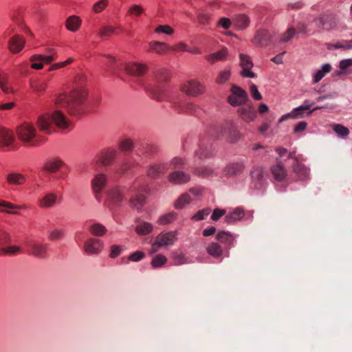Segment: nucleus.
<instances>
[{
    "label": "nucleus",
    "mask_w": 352,
    "mask_h": 352,
    "mask_svg": "<svg viewBox=\"0 0 352 352\" xmlns=\"http://www.w3.org/2000/svg\"><path fill=\"white\" fill-rule=\"evenodd\" d=\"M165 164H153L148 166L146 174L149 177L151 178H157L160 176V175L162 173H164V170L166 169Z\"/></svg>",
    "instance_id": "obj_28"
},
{
    "label": "nucleus",
    "mask_w": 352,
    "mask_h": 352,
    "mask_svg": "<svg viewBox=\"0 0 352 352\" xmlns=\"http://www.w3.org/2000/svg\"><path fill=\"white\" fill-rule=\"evenodd\" d=\"M239 58L240 65L243 69L241 72V74L244 77L254 78L256 76V74L250 71V69L253 67V63L251 60L250 57L248 55L240 54Z\"/></svg>",
    "instance_id": "obj_18"
},
{
    "label": "nucleus",
    "mask_w": 352,
    "mask_h": 352,
    "mask_svg": "<svg viewBox=\"0 0 352 352\" xmlns=\"http://www.w3.org/2000/svg\"><path fill=\"white\" fill-rule=\"evenodd\" d=\"M28 248V253L36 257L45 258L47 256L48 245L43 244L34 241H29L25 243Z\"/></svg>",
    "instance_id": "obj_14"
},
{
    "label": "nucleus",
    "mask_w": 352,
    "mask_h": 352,
    "mask_svg": "<svg viewBox=\"0 0 352 352\" xmlns=\"http://www.w3.org/2000/svg\"><path fill=\"white\" fill-rule=\"evenodd\" d=\"M20 248L18 246H8V247H3L2 249V254H15L18 252H19Z\"/></svg>",
    "instance_id": "obj_59"
},
{
    "label": "nucleus",
    "mask_w": 352,
    "mask_h": 352,
    "mask_svg": "<svg viewBox=\"0 0 352 352\" xmlns=\"http://www.w3.org/2000/svg\"><path fill=\"white\" fill-rule=\"evenodd\" d=\"M22 208L21 206L12 204L10 202L1 200L0 201V211L11 214H16V210Z\"/></svg>",
    "instance_id": "obj_35"
},
{
    "label": "nucleus",
    "mask_w": 352,
    "mask_h": 352,
    "mask_svg": "<svg viewBox=\"0 0 352 352\" xmlns=\"http://www.w3.org/2000/svg\"><path fill=\"white\" fill-rule=\"evenodd\" d=\"M7 181L10 184L21 185L25 181V177L19 173H10L7 177Z\"/></svg>",
    "instance_id": "obj_42"
},
{
    "label": "nucleus",
    "mask_w": 352,
    "mask_h": 352,
    "mask_svg": "<svg viewBox=\"0 0 352 352\" xmlns=\"http://www.w3.org/2000/svg\"><path fill=\"white\" fill-rule=\"evenodd\" d=\"M103 63L107 70H113L114 69L116 60L114 58L107 56L105 57V60L103 61Z\"/></svg>",
    "instance_id": "obj_60"
},
{
    "label": "nucleus",
    "mask_w": 352,
    "mask_h": 352,
    "mask_svg": "<svg viewBox=\"0 0 352 352\" xmlns=\"http://www.w3.org/2000/svg\"><path fill=\"white\" fill-rule=\"evenodd\" d=\"M316 25L325 30H330L338 28L340 19L338 15L327 12L314 20Z\"/></svg>",
    "instance_id": "obj_7"
},
{
    "label": "nucleus",
    "mask_w": 352,
    "mask_h": 352,
    "mask_svg": "<svg viewBox=\"0 0 352 352\" xmlns=\"http://www.w3.org/2000/svg\"><path fill=\"white\" fill-rule=\"evenodd\" d=\"M176 219L175 214L174 212H168L161 215L157 221V223L160 226H166L173 223Z\"/></svg>",
    "instance_id": "obj_40"
},
{
    "label": "nucleus",
    "mask_w": 352,
    "mask_h": 352,
    "mask_svg": "<svg viewBox=\"0 0 352 352\" xmlns=\"http://www.w3.org/2000/svg\"><path fill=\"white\" fill-rule=\"evenodd\" d=\"M15 138L14 133L5 128L0 129V148H12Z\"/></svg>",
    "instance_id": "obj_20"
},
{
    "label": "nucleus",
    "mask_w": 352,
    "mask_h": 352,
    "mask_svg": "<svg viewBox=\"0 0 352 352\" xmlns=\"http://www.w3.org/2000/svg\"><path fill=\"white\" fill-rule=\"evenodd\" d=\"M250 93L252 98L256 100H262V96L258 90L257 87L255 85H252L250 88Z\"/></svg>",
    "instance_id": "obj_64"
},
{
    "label": "nucleus",
    "mask_w": 352,
    "mask_h": 352,
    "mask_svg": "<svg viewBox=\"0 0 352 352\" xmlns=\"http://www.w3.org/2000/svg\"><path fill=\"white\" fill-rule=\"evenodd\" d=\"M170 78L169 72L163 69L160 74L157 76V84L148 88V91L151 97L157 100H164L169 98L170 87L166 84Z\"/></svg>",
    "instance_id": "obj_3"
},
{
    "label": "nucleus",
    "mask_w": 352,
    "mask_h": 352,
    "mask_svg": "<svg viewBox=\"0 0 352 352\" xmlns=\"http://www.w3.org/2000/svg\"><path fill=\"white\" fill-rule=\"evenodd\" d=\"M87 91L82 85H76L69 94H61L55 99L57 108L64 107L71 114L79 112L82 102L87 98Z\"/></svg>",
    "instance_id": "obj_1"
},
{
    "label": "nucleus",
    "mask_w": 352,
    "mask_h": 352,
    "mask_svg": "<svg viewBox=\"0 0 352 352\" xmlns=\"http://www.w3.org/2000/svg\"><path fill=\"white\" fill-rule=\"evenodd\" d=\"M245 165L243 162H234L228 164L224 170L223 173L226 176H236L243 173Z\"/></svg>",
    "instance_id": "obj_21"
},
{
    "label": "nucleus",
    "mask_w": 352,
    "mask_h": 352,
    "mask_svg": "<svg viewBox=\"0 0 352 352\" xmlns=\"http://www.w3.org/2000/svg\"><path fill=\"white\" fill-rule=\"evenodd\" d=\"M0 88L5 94H12L14 92L12 87L8 84V76L6 74L0 75Z\"/></svg>",
    "instance_id": "obj_45"
},
{
    "label": "nucleus",
    "mask_w": 352,
    "mask_h": 352,
    "mask_svg": "<svg viewBox=\"0 0 352 352\" xmlns=\"http://www.w3.org/2000/svg\"><path fill=\"white\" fill-rule=\"evenodd\" d=\"M234 23L239 29L243 30L249 25L250 20L246 15L239 14L235 17Z\"/></svg>",
    "instance_id": "obj_39"
},
{
    "label": "nucleus",
    "mask_w": 352,
    "mask_h": 352,
    "mask_svg": "<svg viewBox=\"0 0 352 352\" xmlns=\"http://www.w3.org/2000/svg\"><path fill=\"white\" fill-rule=\"evenodd\" d=\"M107 184V176L104 173H98L91 180V187L95 199L100 202L102 192Z\"/></svg>",
    "instance_id": "obj_8"
},
{
    "label": "nucleus",
    "mask_w": 352,
    "mask_h": 352,
    "mask_svg": "<svg viewBox=\"0 0 352 352\" xmlns=\"http://www.w3.org/2000/svg\"><path fill=\"white\" fill-rule=\"evenodd\" d=\"M47 86V81L43 80H32L30 82V87L37 94L43 92Z\"/></svg>",
    "instance_id": "obj_37"
},
{
    "label": "nucleus",
    "mask_w": 352,
    "mask_h": 352,
    "mask_svg": "<svg viewBox=\"0 0 352 352\" xmlns=\"http://www.w3.org/2000/svg\"><path fill=\"white\" fill-rule=\"evenodd\" d=\"M238 112L241 118L245 122H251L256 117V112L251 105H246L240 107Z\"/></svg>",
    "instance_id": "obj_24"
},
{
    "label": "nucleus",
    "mask_w": 352,
    "mask_h": 352,
    "mask_svg": "<svg viewBox=\"0 0 352 352\" xmlns=\"http://www.w3.org/2000/svg\"><path fill=\"white\" fill-rule=\"evenodd\" d=\"M126 70L133 76H141L146 72L147 65L137 63H131L126 65Z\"/></svg>",
    "instance_id": "obj_22"
},
{
    "label": "nucleus",
    "mask_w": 352,
    "mask_h": 352,
    "mask_svg": "<svg viewBox=\"0 0 352 352\" xmlns=\"http://www.w3.org/2000/svg\"><path fill=\"white\" fill-rule=\"evenodd\" d=\"M292 168L294 173L296 174L300 179L303 180L308 177L309 170L304 164L296 162Z\"/></svg>",
    "instance_id": "obj_30"
},
{
    "label": "nucleus",
    "mask_w": 352,
    "mask_h": 352,
    "mask_svg": "<svg viewBox=\"0 0 352 352\" xmlns=\"http://www.w3.org/2000/svg\"><path fill=\"white\" fill-rule=\"evenodd\" d=\"M148 45V52H155L158 54H164L170 50V47L163 42L151 41Z\"/></svg>",
    "instance_id": "obj_23"
},
{
    "label": "nucleus",
    "mask_w": 352,
    "mask_h": 352,
    "mask_svg": "<svg viewBox=\"0 0 352 352\" xmlns=\"http://www.w3.org/2000/svg\"><path fill=\"white\" fill-rule=\"evenodd\" d=\"M244 215L245 214L243 210L241 208H237L226 216L225 221L227 223H233L240 221L243 218Z\"/></svg>",
    "instance_id": "obj_29"
},
{
    "label": "nucleus",
    "mask_w": 352,
    "mask_h": 352,
    "mask_svg": "<svg viewBox=\"0 0 352 352\" xmlns=\"http://www.w3.org/2000/svg\"><path fill=\"white\" fill-rule=\"evenodd\" d=\"M296 30L294 28H288L284 33L279 36L278 43L289 42L296 34Z\"/></svg>",
    "instance_id": "obj_41"
},
{
    "label": "nucleus",
    "mask_w": 352,
    "mask_h": 352,
    "mask_svg": "<svg viewBox=\"0 0 352 352\" xmlns=\"http://www.w3.org/2000/svg\"><path fill=\"white\" fill-rule=\"evenodd\" d=\"M146 187L140 183L135 182L130 187V190L134 195L129 200V205L131 208L140 211L145 204V196L144 192H146Z\"/></svg>",
    "instance_id": "obj_5"
},
{
    "label": "nucleus",
    "mask_w": 352,
    "mask_h": 352,
    "mask_svg": "<svg viewBox=\"0 0 352 352\" xmlns=\"http://www.w3.org/2000/svg\"><path fill=\"white\" fill-rule=\"evenodd\" d=\"M190 179V176L188 173L177 170V184H186Z\"/></svg>",
    "instance_id": "obj_56"
},
{
    "label": "nucleus",
    "mask_w": 352,
    "mask_h": 352,
    "mask_svg": "<svg viewBox=\"0 0 352 352\" xmlns=\"http://www.w3.org/2000/svg\"><path fill=\"white\" fill-rule=\"evenodd\" d=\"M89 231L93 235L102 236L106 234L107 230L103 225L96 223L90 226Z\"/></svg>",
    "instance_id": "obj_43"
},
{
    "label": "nucleus",
    "mask_w": 352,
    "mask_h": 352,
    "mask_svg": "<svg viewBox=\"0 0 352 352\" xmlns=\"http://www.w3.org/2000/svg\"><path fill=\"white\" fill-rule=\"evenodd\" d=\"M116 28L113 26H104L99 32V35L101 36H109L113 34L116 32Z\"/></svg>",
    "instance_id": "obj_57"
},
{
    "label": "nucleus",
    "mask_w": 352,
    "mask_h": 352,
    "mask_svg": "<svg viewBox=\"0 0 352 352\" xmlns=\"http://www.w3.org/2000/svg\"><path fill=\"white\" fill-rule=\"evenodd\" d=\"M128 188L122 186H113L109 188L106 194L105 205L108 207L118 206L125 199Z\"/></svg>",
    "instance_id": "obj_6"
},
{
    "label": "nucleus",
    "mask_w": 352,
    "mask_h": 352,
    "mask_svg": "<svg viewBox=\"0 0 352 352\" xmlns=\"http://www.w3.org/2000/svg\"><path fill=\"white\" fill-rule=\"evenodd\" d=\"M145 254L144 252L141 251H136L129 256V259L131 261L138 262L142 260Z\"/></svg>",
    "instance_id": "obj_63"
},
{
    "label": "nucleus",
    "mask_w": 352,
    "mask_h": 352,
    "mask_svg": "<svg viewBox=\"0 0 352 352\" xmlns=\"http://www.w3.org/2000/svg\"><path fill=\"white\" fill-rule=\"evenodd\" d=\"M333 130L336 133L343 138L347 136L349 133V129L341 124H335Z\"/></svg>",
    "instance_id": "obj_58"
},
{
    "label": "nucleus",
    "mask_w": 352,
    "mask_h": 352,
    "mask_svg": "<svg viewBox=\"0 0 352 352\" xmlns=\"http://www.w3.org/2000/svg\"><path fill=\"white\" fill-rule=\"evenodd\" d=\"M103 243L101 240L96 238L87 239L83 245V251L88 255L98 254L103 248Z\"/></svg>",
    "instance_id": "obj_15"
},
{
    "label": "nucleus",
    "mask_w": 352,
    "mask_h": 352,
    "mask_svg": "<svg viewBox=\"0 0 352 352\" xmlns=\"http://www.w3.org/2000/svg\"><path fill=\"white\" fill-rule=\"evenodd\" d=\"M122 250L121 245H113L111 247V252L109 256L112 258H115L118 256Z\"/></svg>",
    "instance_id": "obj_61"
},
{
    "label": "nucleus",
    "mask_w": 352,
    "mask_h": 352,
    "mask_svg": "<svg viewBox=\"0 0 352 352\" xmlns=\"http://www.w3.org/2000/svg\"><path fill=\"white\" fill-rule=\"evenodd\" d=\"M207 252L213 257H219L223 253L220 245L217 243H212L207 247Z\"/></svg>",
    "instance_id": "obj_44"
},
{
    "label": "nucleus",
    "mask_w": 352,
    "mask_h": 352,
    "mask_svg": "<svg viewBox=\"0 0 352 352\" xmlns=\"http://www.w3.org/2000/svg\"><path fill=\"white\" fill-rule=\"evenodd\" d=\"M54 122L62 130L70 131L72 129V123L58 109L54 110L51 114L41 116L37 120V126L41 131L50 133V126Z\"/></svg>",
    "instance_id": "obj_2"
},
{
    "label": "nucleus",
    "mask_w": 352,
    "mask_h": 352,
    "mask_svg": "<svg viewBox=\"0 0 352 352\" xmlns=\"http://www.w3.org/2000/svg\"><path fill=\"white\" fill-rule=\"evenodd\" d=\"M117 153L118 152L115 149L108 151L104 153L101 158L102 164L104 166L110 164L116 158Z\"/></svg>",
    "instance_id": "obj_46"
},
{
    "label": "nucleus",
    "mask_w": 352,
    "mask_h": 352,
    "mask_svg": "<svg viewBox=\"0 0 352 352\" xmlns=\"http://www.w3.org/2000/svg\"><path fill=\"white\" fill-rule=\"evenodd\" d=\"M220 135L225 137L228 140L232 142L239 139V133L231 122H226L220 128Z\"/></svg>",
    "instance_id": "obj_16"
},
{
    "label": "nucleus",
    "mask_w": 352,
    "mask_h": 352,
    "mask_svg": "<svg viewBox=\"0 0 352 352\" xmlns=\"http://www.w3.org/2000/svg\"><path fill=\"white\" fill-rule=\"evenodd\" d=\"M144 12L143 7L138 4H133L129 7L127 14L132 18H138Z\"/></svg>",
    "instance_id": "obj_36"
},
{
    "label": "nucleus",
    "mask_w": 352,
    "mask_h": 352,
    "mask_svg": "<svg viewBox=\"0 0 352 352\" xmlns=\"http://www.w3.org/2000/svg\"><path fill=\"white\" fill-rule=\"evenodd\" d=\"M167 259L162 254L156 255L151 261V265L154 268L160 267L166 263Z\"/></svg>",
    "instance_id": "obj_53"
},
{
    "label": "nucleus",
    "mask_w": 352,
    "mask_h": 352,
    "mask_svg": "<svg viewBox=\"0 0 352 352\" xmlns=\"http://www.w3.org/2000/svg\"><path fill=\"white\" fill-rule=\"evenodd\" d=\"M181 91L188 96L197 97L204 93L205 87L199 81L190 80L181 86Z\"/></svg>",
    "instance_id": "obj_10"
},
{
    "label": "nucleus",
    "mask_w": 352,
    "mask_h": 352,
    "mask_svg": "<svg viewBox=\"0 0 352 352\" xmlns=\"http://www.w3.org/2000/svg\"><path fill=\"white\" fill-rule=\"evenodd\" d=\"M320 108L321 107H318L313 109L311 111H309L310 105L302 104L301 106L294 109L290 113L283 116L280 118L279 122H282L288 118L298 119L304 118L305 116H310L313 111Z\"/></svg>",
    "instance_id": "obj_13"
},
{
    "label": "nucleus",
    "mask_w": 352,
    "mask_h": 352,
    "mask_svg": "<svg viewBox=\"0 0 352 352\" xmlns=\"http://www.w3.org/2000/svg\"><path fill=\"white\" fill-rule=\"evenodd\" d=\"M271 172L277 181H283L287 176V170L278 160H277V164L271 168Z\"/></svg>",
    "instance_id": "obj_26"
},
{
    "label": "nucleus",
    "mask_w": 352,
    "mask_h": 352,
    "mask_svg": "<svg viewBox=\"0 0 352 352\" xmlns=\"http://www.w3.org/2000/svg\"><path fill=\"white\" fill-rule=\"evenodd\" d=\"M11 240L10 234L3 229L0 228V255L2 254V249L5 245L9 243Z\"/></svg>",
    "instance_id": "obj_48"
},
{
    "label": "nucleus",
    "mask_w": 352,
    "mask_h": 352,
    "mask_svg": "<svg viewBox=\"0 0 352 352\" xmlns=\"http://www.w3.org/2000/svg\"><path fill=\"white\" fill-rule=\"evenodd\" d=\"M54 60V57L52 55L43 56V55H34L31 57L30 60L34 61H42L45 63H50Z\"/></svg>",
    "instance_id": "obj_54"
},
{
    "label": "nucleus",
    "mask_w": 352,
    "mask_h": 352,
    "mask_svg": "<svg viewBox=\"0 0 352 352\" xmlns=\"http://www.w3.org/2000/svg\"><path fill=\"white\" fill-rule=\"evenodd\" d=\"M108 4V0H100L94 4L92 10L95 13H100L107 7Z\"/></svg>",
    "instance_id": "obj_52"
},
{
    "label": "nucleus",
    "mask_w": 352,
    "mask_h": 352,
    "mask_svg": "<svg viewBox=\"0 0 352 352\" xmlns=\"http://www.w3.org/2000/svg\"><path fill=\"white\" fill-rule=\"evenodd\" d=\"M16 133L19 139L26 146H36L41 140L36 135V129L30 123H24L17 128Z\"/></svg>",
    "instance_id": "obj_4"
},
{
    "label": "nucleus",
    "mask_w": 352,
    "mask_h": 352,
    "mask_svg": "<svg viewBox=\"0 0 352 352\" xmlns=\"http://www.w3.org/2000/svg\"><path fill=\"white\" fill-rule=\"evenodd\" d=\"M227 48L224 47L217 52L208 55L206 56V59L210 63L214 64L217 61L224 60L227 57Z\"/></svg>",
    "instance_id": "obj_31"
},
{
    "label": "nucleus",
    "mask_w": 352,
    "mask_h": 352,
    "mask_svg": "<svg viewBox=\"0 0 352 352\" xmlns=\"http://www.w3.org/2000/svg\"><path fill=\"white\" fill-rule=\"evenodd\" d=\"M57 199L56 194L53 192L47 193L39 200V206L44 208H52L55 205Z\"/></svg>",
    "instance_id": "obj_27"
},
{
    "label": "nucleus",
    "mask_w": 352,
    "mask_h": 352,
    "mask_svg": "<svg viewBox=\"0 0 352 352\" xmlns=\"http://www.w3.org/2000/svg\"><path fill=\"white\" fill-rule=\"evenodd\" d=\"M210 212V208H204L199 210L194 216L192 217V219L194 221H201L209 215Z\"/></svg>",
    "instance_id": "obj_55"
},
{
    "label": "nucleus",
    "mask_w": 352,
    "mask_h": 352,
    "mask_svg": "<svg viewBox=\"0 0 352 352\" xmlns=\"http://www.w3.org/2000/svg\"><path fill=\"white\" fill-rule=\"evenodd\" d=\"M274 33L267 29H259L252 39L253 44L260 47H267L272 41Z\"/></svg>",
    "instance_id": "obj_12"
},
{
    "label": "nucleus",
    "mask_w": 352,
    "mask_h": 352,
    "mask_svg": "<svg viewBox=\"0 0 352 352\" xmlns=\"http://www.w3.org/2000/svg\"><path fill=\"white\" fill-rule=\"evenodd\" d=\"M216 238L219 242L224 243L228 246L232 245L235 239V237L233 236L232 234L226 231L219 232L217 234Z\"/></svg>",
    "instance_id": "obj_32"
},
{
    "label": "nucleus",
    "mask_w": 352,
    "mask_h": 352,
    "mask_svg": "<svg viewBox=\"0 0 352 352\" xmlns=\"http://www.w3.org/2000/svg\"><path fill=\"white\" fill-rule=\"evenodd\" d=\"M232 94L229 96L228 100L232 106H239L244 104L248 99V94L241 87L233 85L231 88Z\"/></svg>",
    "instance_id": "obj_11"
},
{
    "label": "nucleus",
    "mask_w": 352,
    "mask_h": 352,
    "mask_svg": "<svg viewBox=\"0 0 352 352\" xmlns=\"http://www.w3.org/2000/svg\"><path fill=\"white\" fill-rule=\"evenodd\" d=\"M156 33H164L166 34H171L173 33V29L168 25H159L155 30Z\"/></svg>",
    "instance_id": "obj_62"
},
{
    "label": "nucleus",
    "mask_w": 352,
    "mask_h": 352,
    "mask_svg": "<svg viewBox=\"0 0 352 352\" xmlns=\"http://www.w3.org/2000/svg\"><path fill=\"white\" fill-rule=\"evenodd\" d=\"M81 24L80 19L76 16H71L66 21V28L71 32L77 31Z\"/></svg>",
    "instance_id": "obj_34"
},
{
    "label": "nucleus",
    "mask_w": 352,
    "mask_h": 352,
    "mask_svg": "<svg viewBox=\"0 0 352 352\" xmlns=\"http://www.w3.org/2000/svg\"><path fill=\"white\" fill-rule=\"evenodd\" d=\"M331 70V65L329 63L322 65L320 70H318L314 76V82H318L326 74H328Z\"/></svg>",
    "instance_id": "obj_38"
},
{
    "label": "nucleus",
    "mask_w": 352,
    "mask_h": 352,
    "mask_svg": "<svg viewBox=\"0 0 352 352\" xmlns=\"http://www.w3.org/2000/svg\"><path fill=\"white\" fill-rule=\"evenodd\" d=\"M230 74L231 72L230 69H225L220 72L216 79L217 83L223 84L228 81L230 78Z\"/></svg>",
    "instance_id": "obj_51"
},
{
    "label": "nucleus",
    "mask_w": 352,
    "mask_h": 352,
    "mask_svg": "<svg viewBox=\"0 0 352 352\" xmlns=\"http://www.w3.org/2000/svg\"><path fill=\"white\" fill-rule=\"evenodd\" d=\"M250 188L254 189H262L265 185L264 172L261 168H256L251 172Z\"/></svg>",
    "instance_id": "obj_17"
},
{
    "label": "nucleus",
    "mask_w": 352,
    "mask_h": 352,
    "mask_svg": "<svg viewBox=\"0 0 352 352\" xmlns=\"http://www.w3.org/2000/svg\"><path fill=\"white\" fill-rule=\"evenodd\" d=\"M25 39L19 34H14L8 41V47L13 54L19 53L25 45Z\"/></svg>",
    "instance_id": "obj_19"
},
{
    "label": "nucleus",
    "mask_w": 352,
    "mask_h": 352,
    "mask_svg": "<svg viewBox=\"0 0 352 352\" xmlns=\"http://www.w3.org/2000/svg\"><path fill=\"white\" fill-rule=\"evenodd\" d=\"M175 239V235L174 232H166L158 234L152 245L151 253L156 252L163 246L173 245L174 243Z\"/></svg>",
    "instance_id": "obj_9"
},
{
    "label": "nucleus",
    "mask_w": 352,
    "mask_h": 352,
    "mask_svg": "<svg viewBox=\"0 0 352 352\" xmlns=\"http://www.w3.org/2000/svg\"><path fill=\"white\" fill-rule=\"evenodd\" d=\"M191 200L192 199L188 194L184 193L179 198L177 199V209H182L185 208L190 204Z\"/></svg>",
    "instance_id": "obj_50"
},
{
    "label": "nucleus",
    "mask_w": 352,
    "mask_h": 352,
    "mask_svg": "<svg viewBox=\"0 0 352 352\" xmlns=\"http://www.w3.org/2000/svg\"><path fill=\"white\" fill-rule=\"evenodd\" d=\"M135 222L138 223V224L135 228V231L139 235H146L151 233L153 230V226L151 223L142 221L140 218H137Z\"/></svg>",
    "instance_id": "obj_25"
},
{
    "label": "nucleus",
    "mask_w": 352,
    "mask_h": 352,
    "mask_svg": "<svg viewBox=\"0 0 352 352\" xmlns=\"http://www.w3.org/2000/svg\"><path fill=\"white\" fill-rule=\"evenodd\" d=\"M63 162L59 160H51L46 163L45 166V170L51 173H54L60 168Z\"/></svg>",
    "instance_id": "obj_47"
},
{
    "label": "nucleus",
    "mask_w": 352,
    "mask_h": 352,
    "mask_svg": "<svg viewBox=\"0 0 352 352\" xmlns=\"http://www.w3.org/2000/svg\"><path fill=\"white\" fill-rule=\"evenodd\" d=\"M199 149L195 151V155L199 159L207 157L210 154V146L204 141L201 140L199 142Z\"/></svg>",
    "instance_id": "obj_33"
},
{
    "label": "nucleus",
    "mask_w": 352,
    "mask_h": 352,
    "mask_svg": "<svg viewBox=\"0 0 352 352\" xmlns=\"http://www.w3.org/2000/svg\"><path fill=\"white\" fill-rule=\"evenodd\" d=\"M134 144L131 139L124 138L119 143V148L122 151H131L133 148Z\"/></svg>",
    "instance_id": "obj_49"
}]
</instances>
